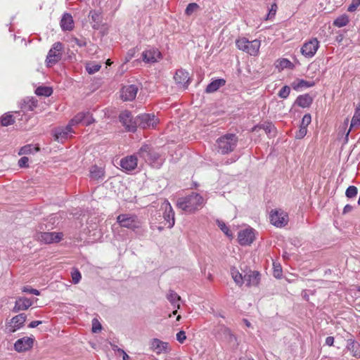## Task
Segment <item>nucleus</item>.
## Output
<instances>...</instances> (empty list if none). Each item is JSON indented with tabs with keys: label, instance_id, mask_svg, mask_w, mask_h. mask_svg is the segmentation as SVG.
<instances>
[{
	"label": "nucleus",
	"instance_id": "nucleus-28",
	"mask_svg": "<svg viewBox=\"0 0 360 360\" xmlns=\"http://www.w3.org/2000/svg\"><path fill=\"white\" fill-rule=\"evenodd\" d=\"M347 348L353 353V356L360 357V344L354 339H348Z\"/></svg>",
	"mask_w": 360,
	"mask_h": 360
},
{
	"label": "nucleus",
	"instance_id": "nucleus-26",
	"mask_svg": "<svg viewBox=\"0 0 360 360\" xmlns=\"http://www.w3.org/2000/svg\"><path fill=\"white\" fill-rule=\"evenodd\" d=\"M74 22L70 14L65 13L60 20V26L63 30L70 31L74 27Z\"/></svg>",
	"mask_w": 360,
	"mask_h": 360
},
{
	"label": "nucleus",
	"instance_id": "nucleus-41",
	"mask_svg": "<svg viewBox=\"0 0 360 360\" xmlns=\"http://www.w3.org/2000/svg\"><path fill=\"white\" fill-rule=\"evenodd\" d=\"M358 189L354 186H349L345 192V195L348 198H352L357 195Z\"/></svg>",
	"mask_w": 360,
	"mask_h": 360
},
{
	"label": "nucleus",
	"instance_id": "nucleus-64",
	"mask_svg": "<svg viewBox=\"0 0 360 360\" xmlns=\"http://www.w3.org/2000/svg\"><path fill=\"white\" fill-rule=\"evenodd\" d=\"M122 359H123V360H129V356H128V354L126 352H124L122 354Z\"/></svg>",
	"mask_w": 360,
	"mask_h": 360
},
{
	"label": "nucleus",
	"instance_id": "nucleus-43",
	"mask_svg": "<svg viewBox=\"0 0 360 360\" xmlns=\"http://www.w3.org/2000/svg\"><path fill=\"white\" fill-rule=\"evenodd\" d=\"M199 8V6L196 3H190L185 11L186 15H191L195 11Z\"/></svg>",
	"mask_w": 360,
	"mask_h": 360
},
{
	"label": "nucleus",
	"instance_id": "nucleus-15",
	"mask_svg": "<svg viewBox=\"0 0 360 360\" xmlns=\"http://www.w3.org/2000/svg\"><path fill=\"white\" fill-rule=\"evenodd\" d=\"M163 205H165L163 217L167 223H168V228L171 229L174 226L175 223L174 212L167 200H165Z\"/></svg>",
	"mask_w": 360,
	"mask_h": 360
},
{
	"label": "nucleus",
	"instance_id": "nucleus-44",
	"mask_svg": "<svg viewBox=\"0 0 360 360\" xmlns=\"http://www.w3.org/2000/svg\"><path fill=\"white\" fill-rule=\"evenodd\" d=\"M68 131H66L65 130H64V129H60L56 132L55 138H56V140L60 141V140H62L63 139H66L68 137Z\"/></svg>",
	"mask_w": 360,
	"mask_h": 360
},
{
	"label": "nucleus",
	"instance_id": "nucleus-52",
	"mask_svg": "<svg viewBox=\"0 0 360 360\" xmlns=\"http://www.w3.org/2000/svg\"><path fill=\"white\" fill-rule=\"evenodd\" d=\"M81 274L77 269H76L72 273V282L75 284L79 283V281L81 279Z\"/></svg>",
	"mask_w": 360,
	"mask_h": 360
},
{
	"label": "nucleus",
	"instance_id": "nucleus-4",
	"mask_svg": "<svg viewBox=\"0 0 360 360\" xmlns=\"http://www.w3.org/2000/svg\"><path fill=\"white\" fill-rule=\"evenodd\" d=\"M117 222L121 227L135 230L141 226L137 216L130 214H121L117 217Z\"/></svg>",
	"mask_w": 360,
	"mask_h": 360
},
{
	"label": "nucleus",
	"instance_id": "nucleus-3",
	"mask_svg": "<svg viewBox=\"0 0 360 360\" xmlns=\"http://www.w3.org/2000/svg\"><path fill=\"white\" fill-rule=\"evenodd\" d=\"M236 44L240 50L251 56H255L259 51L260 41L257 39L250 41L246 38H241L236 40Z\"/></svg>",
	"mask_w": 360,
	"mask_h": 360
},
{
	"label": "nucleus",
	"instance_id": "nucleus-20",
	"mask_svg": "<svg viewBox=\"0 0 360 360\" xmlns=\"http://www.w3.org/2000/svg\"><path fill=\"white\" fill-rule=\"evenodd\" d=\"M216 335L220 339H224L229 342H232L235 339V336L232 334L231 330L224 325L219 326L215 329Z\"/></svg>",
	"mask_w": 360,
	"mask_h": 360
},
{
	"label": "nucleus",
	"instance_id": "nucleus-36",
	"mask_svg": "<svg viewBox=\"0 0 360 360\" xmlns=\"http://www.w3.org/2000/svg\"><path fill=\"white\" fill-rule=\"evenodd\" d=\"M360 124V109L357 108L354 112V115L352 119L350 128H352L355 126H358ZM350 130H349L346 134V139H347Z\"/></svg>",
	"mask_w": 360,
	"mask_h": 360
},
{
	"label": "nucleus",
	"instance_id": "nucleus-17",
	"mask_svg": "<svg viewBox=\"0 0 360 360\" xmlns=\"http://www.w3.org/2000/svg\"><path fill=\"white\" fill-rule=\"evenodd\" d=\"M161 57V53L155 49H150L142 53L143 60L146 63H155Z\"/></svg>",
	"mask_w": 360,
	"mask_h": 360
},
{
	"label": "nucleus",
	"instance_id": "nucleus-11",
	"mask_svg": "<svg viewBox=\"0 0 360 360\" xmlns=\"http://www.w3.org/2000/svg\"><path fill=\"white\" fill-rule=\"evenodd\" d=\"M319 46V41L316 38H313L305 42L301 48V53L307 58L313 57Z\"/></svg>",
	"mask_w": 360,
	"mask_h": 360
},
{
	"label": "nucleus",
	"instance_id": "nucleus-33",
	"mask_svg": "<svg viewBox=\"0 0 360 360\" xmlns=\"http://www.w3.org/2000/svg\"><path fill=\"white\" fill-rule=\"evenodd\" d=\"M232 278L235 283L241 286L244 283V276H243L235 267L231 270Z\"/></svg>",
	"mask_w": 360,
	"mask_h": 360
},
{
	"label": "nucleus",
	"instance_id": "nucleus-32",
	"mask_svg": "<svg viewBox=\"0 0 360 360\" xmlns=\"http://www.w3.org/2000/svg\"><path fill=\"white\" fill-rule=\"evenodd\" d=\"M261 129H264L266 134H269L275 130V127L271 122H264L262 124L255 126L252 131H255Z\"/></svg>",
	"mask_w": 360,
	"mask_h": 360
},
{
	"label": "nucleus",
	"instance_id": "nucleus-39",
	"mask_svg": "<svg viewBox=\"0 0 360 360\" xmlns=\"http://www.w3.org/2000/svg\"><path fill=\"white\" fill-rule=\"evenodd\" d=\"M15 122V120L12 115L10 114H6L1 118V123L3 126H9L12 124H13Z\"/></svg>",
	"mask_w": 360,
	"mask_h": 360
},
{
	"label": "nucleus",
	"instance_id": "nucleus-14",
	"mask_svg": "<svg viewBox=\"0 0 360 360\" xmlns=\"http://www.w3.org/2000/svg\"><path fill=\"white\" fill-rule=\"evenodd\" d=\"M138 91L139 87L135 84L124 86L121 89V97L124 101H133Z\"/></svg>",
	"mask_w": 360,
	"mask_h": 360
},
{
	"label": "nucleus",
	"instance_id": "nucleus-21",
	"mask_svg": "<svg viewBox=\"0 0 360 360\" xmlns=\"http://www.w3.org/2000/svg\"><path fill=\"white\" fill-rule=\"evenodd\" d=\"M260 281V274L257 271L249 270L248 272L244 275V281H246V285L248 286L257 285Z\"/></svg>",
	"mask_w": 360,
	"mask_h": 360
},
{
	"label": "nucleus",
	"instance_id": "nucleus-30",
	"mask_svg": "<svg viewBox=\"0 0 360 360\" xmlns=\"http://www.w3.org/2000/svg\"><path fill=\"white\" fill-rule=\"evenodd\" d=\"M167 298L170 302V303L174 306V307H176V309L180 308L179 301L181 300V297L179 295H177V293L175 292L174 290H169V292L167 295Z\"/></svg>",
	"mask_w": 360,
	"mask_h": 360
},
{
	"label": "nucleus",
	"instance_id": "nucleus-60",
	"mask_svg": "<svg viewBox=\"0 0 360 360\" xmlns=\"http://www.w3.org/2000/svg\"><path fill=\"white\" fill-rule=\"evenodd\" d=\"M334 342V338L332 336H328L326 339V344L328 346H332Z\"/></svg>",
	"mask_w": 360,
	"mask_h": 360
},
{
	"label": "nucleus",
	"instance_id": "nucleus-9",
	"mask_svg": "<svg viewBox=\"0 0 360 360\" xmlns=\"http://www.w3.org/2000/svg\"><path fill=\"white\" fill-rule=\"evenodd\" d=\"M158 118L154 114L143 113L136 116L138 127L142 129L154 127L158 123Z\"/></svg>",
	"mask_w": 360,
	"mask_h": 360
},
{
	"label": "nucleus",
	"instance_id": "nucleus-7",
	"mask_svg": "<svg viewBox=\"0 0 360 360\" xmlns=\"http://www.w3.org/2000/svg\"><path fill=\"white\" fill-rule=\"evenodd\" d=\"M120 122L125 127L126 130L130 132H135L138 127L136 117H133L131 112L128 110L122 112L119 115Z\"/></svg>",
	"mask_w": 360,
	"mask_h": 360
},
{
	"label": "nucleus",
	"instance_id": "nucleus-57",
	"mask_svg": "<svg viewBox=\"0 0 360 360\" xmlns=\"http://www.w3.org/2000/svg\"><path fill=\"white\" fill-rule=\"evenodd\" d=\"M280 65L281 66L282 68H291L292 66V64L288 59L283 58L280 62Z\"/></svg>",
	"mask_w": 360,
	"mask_h": 360
},
{
	"label": "nucleus",
	"instance_id": "nucleus-42",
	"mask_svg": "<svg viewBox=\"0 0 360 360\" xmlns=\"http://www.w3.org/2000/svg\"><path fill=\"white\" fill-rule=\"evenodd\" d=\"M290 92V88L285 85L282 87V89L278 92V96L282 98H286Z\"/></svg>",
	"mask_w": 360,
	"mask_h": 360
},
{
	"label": "nucleus",
	"instance_id": "nucleus-55",
	"mask_svg": "<svg viewBox=\"0 0 360 360\" xmlns=\"http://www.w3.org/2000/svg\"><path fill=\"white\" fill-rule=\"evenodd\" d=\"M29 159L27 157H22L18 160V165L20 167H27Z\"/></svg>",
	"mask_w": 360,
	"mask_h": 360
},
{
	"label": "nucleus",
	"instance_id": "nucleus-2",
	"mask_svg": "<svg viewBox=\"0 0 360 360\" xmlns=\"http://www.w3.org/2000/svg\"><path fill=\"white\" fill-rule=\"evenodd\" d=\"M238 141V136L234 134H226L217 140L218 152L221 154H228L235 149Z\"/></svg>",
	"mask_w": 360,
	"mask_h": 360
},
{
	"label": "nucleus",
	"instance_id": "nucleus-45",
	"mask_svg": "<svg viewBox=\"0 0 360 360\" xmlns=\"http://www.w3.org/2000/svg\"><path fill=\"white\" fill-rule=\"evenodd\" d=\"M92 332L98 333L102 330V326L101 323L96 319L92 320Z\"/></svg>",
	"mask_w": 360,
	"mask_h": 360
},
{
	"label": "nucleus",
	"instance_id": "nucleus-46",
	"mask_svg": "<svg viewBox=\"0 0 360 360\" xmlns=\"http://www.w3.org/2000/svg\"><path fill=\"white\" fill-rule=\"evenodd\" d=\"M101 68V65L98 64L94 65H88L86 67V70L87 72L90 75L94 74L95 72H98Z\"/></svg>",
	"mask_w": 360,
	"mask_h": 360
},
{
	"label": "nucleus",
	"instance_id": "nucleus-19",
	"mask_svg": "<svg viewBox=\"0 0 360 360\" xmlns=\"http://www.w3.org/2000/svg\"><path fill=\"white\" fill-rule=\"evenodd\" d=\"M25 321H26V315L23 313L15 316L11 320V323H13V325L10 326L8 332L9 333L15 332L18 329H19L24 325V323L25 322Z\"/></svg>",
	"mask_w": 360,
	"mask_h": 360
},
{
	"label": "nucleus",
	"instance_id": "nucleus-12",
	"mask_svg": "<svg viewBox=\"0 0 360 360\" xmlns=\"http://www.w3.org/2000/svg\"><path fill=\"white\" fill-rule=\"evenodd\" d=\"M238 242L241 245H250L255 240V233L252 229H246L238 233Z\"/></svg>",
	"mask_w": 360,
	"mask_h": 360
},
{
	"label": "nucleus",
	"instance_id": "nucleus-25",
	"mask_svg": "<svg viewBox=\"0 0 360 360\" xmlns=\"http://www.w3.org/2000/svg\"><path fill=\"white\" fill-rule=\"evenodd\" d=\"M313 102V98L308 94L299 96L295 101V105L305 108L311 105Z\"/></svg>",
	"mask_w": 360,
	"mask_h": 360
},
{
	"label": "nucleus",
	"instance_id": "nucleus-27",
	"mask_svg": "<svg viewBox=\"0 0 360 360\" xmlns=\"http://www.w3.org/2000/svg\"><path fill=\"white\" fill-rule=\"evenodd\" d=\"M226 81L224 79H217L210 82L205 89L207 94L213 93L217 91L221 86H224Z\"/></svg>",
	"mask_w": 360,
	"mask_h": 360
},
{
	"label": "nucleus",
	"instance_id": "nucleus-10",
	"mask_svg": "<svg viewBox=\"0 0 360 360\" xmlns=\"http://www.w3.org/2000/svg\"><path fill=\"white\" fill-rule=\"evenodd\" d=\"M270 220L273 225L276 227L285 226L288 221V216L287 213L281 210H276L271 212L270 214Z\"/></svg>",
	"mask_w": 360,
	"mask_h": 360
},
{
	"label": "nucleus",
	"instance_id": "nucleus-58",
	"mask_svg": "<svg viewBox=\"0 0 360 360\" xmlns=\"http://www.w3.org/2000/svg\"><path fill=\"white\" fill-rule=\"evenodd\" d=\"M72 41L80 47L85 46L86 45V42L85 41V40L79 39L77 38H73Z\"/></svg>",
	"mask_w": 360,
	"mask_h": 360
},
{
	"label": "nucleus",
	"instance_id": "nucleus-63",
	"mask_svg": "<svg viewBox=\"0 0 360 360\" xmlns=\"http://www.w3.org/2000/svg\"><path fill=\"white\" fill-rule=\"evenodd\" d=\"M274 276L276 278H280L281 275V269H277L276 267H274Z\"/></svg>",
	"mask_w": 360,
	"mask_h": 360
},
{
	"label": "nucleus",
	"instance_id": "nucleus-49",
	"mask_svg": "<svg viewBox=\"0 0 360 360\" xmlns=\"http://www.w3.org/2000/svg\"><path fill=\"white\" fill-rule=\"evenodd\" d=\"M307 132V129L304 128V126H300V130L296 133L295 138L300 139L304 138Z\"/></svg>",
	"mask_w": 360,
	"mask_h": 360
},
{
	"label": "nucleus",
	"instance_id": "nucleus-61",
	"mask_svg": "<svg viewBox=\"0 0 360 360\" xmlns=\"http://www.w3.org/2000/svg\"><path fill=\"white\" fill-rule=\"evenodd\" d=\"M134 53H135V49H130L127 53V60H129L130 59H131L134 57Z\"/></svg>",
	"mask_w": 360,
	"mask_h": 360
},
{
	"label": "nucleus",
	"instance_id": "nucleus-31",
	"mask_svg": "<svg viewBox=\"0 0 360 360\" xmlns=\"http://www.w3.org/2000/svg\"><path fill=\"white\" fill-rule=\"evenodd\" d=\"M314 82L306 81L304 79H297L291 84L292 87L295 90H299L301 88H308L314 86Z\"/></svg>",
	"mask_w": 360,
	"mask_h": 360
},
{
	"label": "nucleus",
	"instance_id": "nucleus-5",
	"mask_svg": "<svg viewBox=\"0 0 360 360\" xmlns=\"http://www.w3.org/2000/svg\"><path fill=\"white\" fill-rule=\"evenodd\" d=\"M137 155L146 162H148L150 165L155 164L160 158V154L156 152L150 146L147 144L142 146L139 148Z\"/></svg>",
	"mask_w": 360,
	"mask_h": 360
},
{
	"label": "nucleus",
	"instance_id": "nucleus-16",
	"mask_svg": "<svg viewBox=\"0 0 360 360\" xmlns=\"http://www.w3.org/2000/svg\"><path fill=\"white\" fill-rule=\"evenodd\" d=\"M168 345L167 342L161 341L158 338H154L150 342V349L155 352L157 354H160L169 352Z\"/></svg>",
	"mask_w": 360,
	"mask_h": 360
},
{
	"label": "nucleus",
	"instance_id": "nucleus-24",
	"mask_svg": "<svg viewBox=\"0 0 360 360\" xmlns=\"http://www.w3.org/2000/svg\"><path fill=\"white\" fill-rule=\"evenodd\" d=\"M32 305V302L27 297H20L16 300L13 311L18 312L21 310H26Z\"/></svg>",
	"mask_w": 360,
	"mask_h": 360
},
{
	"label": "nucleus",
	"instance_id": "nucleus-54",
	"mask_svg": "<svg viewBox=\"0 0 360 360\" xmlns=\"http://www.w3.org/2000/svg\"><path fill=\"white\" fill-rule=\"evenodd\" d=\"M86 117H85V120L84 122V125L89 126L94 122V119L93 118L91 114L89 112H86Z\"/></svg>",
	"mask_w": 360,
	"mask_h": 360
},
{
	"label": "nucleus",
	"instance_id": "nucleus-37",
	"mask_svg": "<svg viewBox=\"0 0 360 360\" xmlns=\"http://www.w3.org/2000/svg\"><path fill=\"white\" fill-rule=\"evenodd\" d=\"M52 93V89L49 86H39L35 90V94L38 96H49Z\"/></svg>",
	"mask_w": 360,
	"mask_h": 360
},
{
	"label": "nucleus",
	"instance_id": "nucleus-47",
	"mask_svg": "<svg viewBox=\"0 0 360 360\" xmlns=\"http://www.w3.org/2000/svg\"><path fill=\"white\" fill-rule=\"evenodd\" d=\"M218 226L220 228V229L228 236H231L232 234L231 231H229V228L226 226L224 222L221 221H217Z\"/></svg>",
	"mask_w": 360,
	"mask_h": 360
},
{
	"label": "nucleus",
	"instance_id": "nucleus-51",
	"mask_svg": "<svg viewBox=\"0 0 360 360\" xmlns=\"http://www.w3.org/2000/svg\"><path fill=\"white\" fill-rule=\"evenodd\" d=\"M277 8L278 7H277V5L276 3H274L271 5V8L269 11V13L267 14L266 19H271L275 16Z\"/></svg>",
	"mask_w": 360,
	"mask_h": 360
},
{
	"label": "nucleus",
	"instance_id": "nucleus-56",
	"mask_svg": "<svg viewBox=\"0 0 360 360\" xmlns=\"http://www.w3.org/2000/svg\"><path fill=\"white\" fill-rule=\"evenodd\" d=\"M186 339V333L184 330H180L177 334H176V340L180 342V343H183Z\"/></svg>",
	"mask_w": 360,
	"mask_h": 360
},
{
	"label": "nucleus",
	"instance_id": "nucleus-48",
	"mask_svg": "<svg viewBox=\"0 0 360 360\" xmlns=\"http://www.w3.org/2000/svg\"><path fill=\"white\" fill-rule=\"evenodd\" d=\"M311 115L305 114L302 117L300 126H304V128H307V126L311 123Z\"/></svg>",
	"mask_w": 360,
	"mask_h": 360
},
{
	"label": "nucleus",
	"instance_id": "nucleus-6",
	"mask_svg": "<svg viewBox=\"0 0 360 360\" xmlns=\"http://www.w3.org/2000/svg\"><path fill=\"white\" fill-rule=\"evenodd\" d=\"M63 44L58 41L53 44L46 56V62L48 67H51L61 60Z\"/></svg>",
	"mask_w": 360,
	"mask_h": 360
},
{
	"label": "nucleus",
	"instance_id": "nucleus-22",
	"mask_svg": "<svg viewBox=\"0 0 360 360\" xmlns=\"http://www.w3.org/2000/svg\"><path fill=\"white\" fill-rule=\"evenodd\" d=\"M174 79L176 84L184 86H188L190 79L188 73L182 69L176 70Z\"/></svg>",
	"mask_w": 360,
	"mask_h": 360
},
{
	"label": "nucleus",
	"instance_id": "nucleus-23",
	"mask_svg": "<svg viewBox=\"0 0 360 360\" xmlns=\"http://www.w3.org/2000/svg\"><path fill=\"white\" fill-rule=\"evenodd\" d=\"M89 176L95 181L103 180L105 176L104 169L96 165H92L89 169Z\"/></svg>",
	"mask_w": 360,
	"mask_h": 360
},
{
	"label": "nucleus",
	"instance_id": "nucleus-62",
	"mask_svg": "<svg viewBox=\"0 0 360 360\" xmlns=\"http://www.w3.org/2000/svg\"><path fill=\"white\" fill-rule=\"evenodd\" d=\"M41 323V321H33L29 324L30 328H35Z\"/></svg>",
	"mask_w": 360,
	"mask_h": 360
},
{
	"label": "nucleus",
	"instance_id": "nucleus-1",
	"mask_svg": "<svg viewBox=\"0 0 360 360\" xmlns=\"http://www.w3.org/2000/svg\"><path fill=\"white\" fill-rule=\"evenodd\" d=\"M202 204V197L200 194L193 192L191 195L179 198L176 205L186 212H192L199 209Z\"/></svg>",
	"mask_w": 360,
	"mask_h": 360
},
{
	"label": "nucleus",
	"instance_id": "nucleus-59",
	"mask_svg": "<svg viewBox=\"0 0 360 360\" xmlns=\"http://www.w3.org/2000/svg\"><path fill=\"white\" fill-rule=\"evenodd\" d=\"M352 210H353V207H352V205H349V204H348V205H346L345 206L344 209H343V212H342V213H343L344 214H347V213H349V212H352Z\"/></svg>",
	"mask_w": 360,
	"mask_h": 360
},
{
	"label": "nucleus",
	"instance_id": "nucleus-8",
	"mask_svg": "<svg viewBox=\"0 0 360 360\" xmlns=\"http://www.w3.org/2000/svg\"><path fill=\"white\" fill-rule=\"evenodd\" d=\"M63 236L62 233L56 232H37L34 236L37 240L45 244L58 243L62 239Z\"/></svg>",
	"mask_w": 360,
	"mask_h": 360
},
{
	"label": "nucleus",
	"instance_id": "nucleus-34",
	"mask_svg": "<svg viewBox=\"0 0 360 360\" xmlns=\"http://www.w3.org/2000/svg\"><path fill=\"white\" fill-rule=\"evenodd\" d=\"M89 16L91 17V20L95 22L94 25H93L92 27L94 30H98L99 27V23L101 20V13L96 11H91L89 13Z\"/></svg>",
	"mask_w": 360,
	"mask_h": 360
},
{
	"label": "nucleus",
	"instance_id": "nucleus-40",
	"mask_svg": "<svg viewBox=\"0 0 360 360\" xmlns=\"http://www.w3.org/2000/svg\"><path fill=\"white\" fill-rule=\"evenodd\" d=\"M33 150H34L35 151H38L39 150V148H34L32 145H26L20 148L19 155L32 153Z\"/></svg>",
	"mask_w": 360,
	"mask_h": 360
},
{
	"label": "nucleus",
	"instance_id": "nucleus-13",
	"mask_svg": "<svg viewBox=\"0 0 360 360\" xmlns=\"http://www.w3.org/2000/svg\"><path fill=\"white\" fill-rule=\"evenodd\" d=\"M34 339L30 337H24L18 339L14 344V349L18 352L29 350L33 346Z\"/></svg>",
	"mask_w": 360,
	"mask_h": 360
},
{
	"label": "nucleus",
	"instance_id": "nucleus-53",
	"mask_svg": "<svg viewBox=\"0 0 360 360\" xmlns=\"http://www.w3.org/2000/svg\"><path fill=\"white\" fill-rule=\"evenodd\" d=\"M22 292L34 294L35 295H39L40 294L38 290L34 289L28 285L23 287Z\"/></svg>",
	"mask_w": 360,
	"mask_h": 360
},
{
	"label": "nucleus",
	"instance_id": "nucleus-38",
	"mask_svg": "<svg viewBox=\"0 0 360 360\" xmlns=\"http://www.w3.org/2000/svg\"><path fill=\"white\" fill-rule=\"evenodd\" d=\"M86 117V113L84 112H81L77 113L70 121L72 124H84V122L85 120V117Z\"/></svg>",
	"mask_w": 360,
	"mask_h": 360
},
{
	"label": "nucleus",
	"instance_id": "nucleus-18",
	"mask_svg": "<svg viewBox=\"0 0 360 360\" xmlns=\"http://www.w3.org/2000/svg\"><path fill=\"white\" fill-rule=\"evenodd\" d=\"M137 161L136 155L127 156L121 160L120 166L126 171H132L136 167Z\"/></svg>",
	"mask_w": 360,
	"mask_h": 360
},
{
	"label": "nucleus",
	"instance_id": "nucleus-29",
	"mask_svg": "<svg viewBox=\"0 0 360 360\" xmlns=\"http://www.w3.org/2000/svg\"><path fill=\"white\" fill-rule=\"evenodd\" d=\"M37 106V101L33 98H27L20 103L21 109L24 111H32Z\"/></svg>",
	"mask_w": 360,
	"mask_h": 360
},
{
	"label": "nucleus",
	"instance_id": "nucleus-35",
	"mask_svg": "<svg viewBox=\"0 0 360 360\" xmlns=\"http://www.w3.org/2000/svg\"><path fill=\"white\" fill-rule=\"evenodd\" d=\"M349 22V17L346 14H343L338 17L333 22V25L338 27H342Z\"/></svg>",
	"mask_w": 360,
	"mask_h": 360
},
{
	"label": "nucleus",
	"instance_id": "nucleus-50",
	"mask_svg": "<svg viewBox=\"0 0 360 360\" xmlns=\"http://www.w3.org/2000/svg\"><path fill=\"white\" fill-rule=\"evenodd\" d=\"M360 5V0H352V4L349 6L347 11L349 12H354Z\"/></svg>",
	"mask_w": 360,
	"mask_h": 360
}]
</instances>
